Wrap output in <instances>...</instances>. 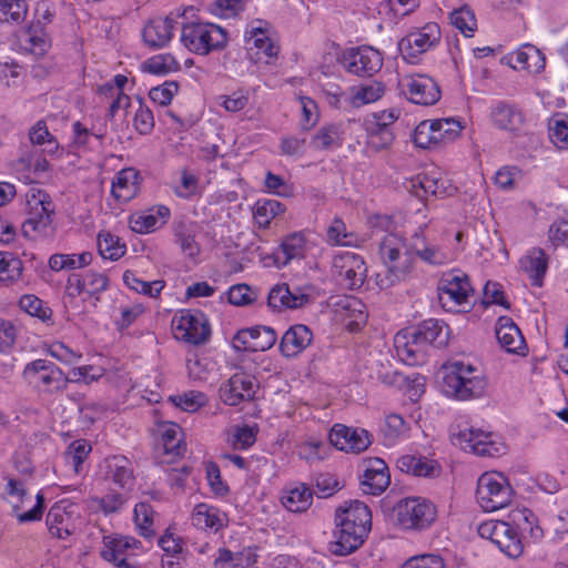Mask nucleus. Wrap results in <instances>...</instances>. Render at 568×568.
<instances>
[{
  "label": "nucleus",
  "mask_w": 568,
  "mask_h": 568,
  "mask_svg": "<svg viewBox=\"0 0 568 568\" xmlns=\"http://www.w3.org/2000/svg\"><path fill=\"white\" fill-rule=\"evenodd\" d=\"M199 178L189 169L181 171L180 183L173 187L174 194L181 199H191L199 193Z\"/></svg>",
  "instance_id": "60"
},
{
  "label": "nucleus",
  "mask_w": 568,
  "mask_h": 568,
  "mask_svg": "<svg viewBox=\"0 0 568 568\" xmlns=\"http://www.w3.org/2000/svg\"><path fill=\"white\" fill-rule=\"evenodd\" d=\"M331 272L342 287L356 290L365 282L367 266L359 254L348 251L338 252L333 255Z\"/></svg>",
  "instance_id": "12"
},
{
  "label": "nucleus",
  "mask_w": 568,
  "mask_h": 568,
  "mask_svg": "<svg viewBox=\"0 0 568 568\" xmlns=\"http://www.w3.org/2000/svg\"><path fill=\"white\" fill-rule=\"evenodd\" d=\"M144 69L153 74H166L179 69L178 61L170 54H159L144 63Z\"/></svg>",
  "instance_id": "63"
},
{
  "label": "nucleus",
  "mask_w": 568,
  "mask_h": 568,
  "mask_svg": "<svg viewBox=\"0 0 568 568\" xmlns=\"http://www.w3.org/2000/svg\"><path fill=\"white\" fill-rule=\"evenodd\" d=\"M123 282L130 290L150 297L159 296L165 286L164 281L158 280L146 282L136 277V275L131 271L124 272Z\"/></svg>",
  "instance_id": "46"
},
{
  "label": "nucleus",
  "mask_w": 568,
  "mask_h": 568,
  "mask_svg": "<svg viewBox=\"0 0 568 568\" xmlns=\"http://www.w3.org/2000/svg\"><path fill=\"white\" fill-rule=\"evenodd\" d=\"M154 510L149 503L141 501L134 507V521L141 536L146 539L154 537L153 529Z\"/></svg>",
  "instance_id": "50"
},
{
  "label": "nucleus",
  "mask_w": 568,
  "mask_h": 568,
  "mask_svg": "<svg viewBox=\"0 0 568 568\" xmlns=\"http://www.w3.org/2000/svg\"><path fill=\"white\" fill-rule=\"evenodd\" d=\"M22 261L12 253L0 252V281L13 283L22 274Z\"/></svg>",
  "instance_id": "53"
},
{
  "label": "nucleus",
  "mask_w": 568,
  "mask_h": 568,
  "mask_svg": "<svg viewBox=\"0 0 568 568\" xmlns=\"http://www.w3.org/2000/svg\"><path fill=\"white\" fill-rule=\"evenodd\" d=\"M26 49L37 57H42L51 47L48 34L40 26L31 27L26 33Z\"/></svg>",
  "instance_id": "54"
},
{
  "label": "nucleus",
  "mask_w": 568,
  "mask_h": 568,
  "mask_svg": "<svg viewBox=\"0 0 568 568\" xmlns=\"http://www.w3.org/2000/svg\"><path fill=\"white\" fill-rule=\"evenodd\" d=\"M393 511L397 524L404 529H426L436 518L435 506L420 497L399 500Z\"/></svg>",
  "instance_id": "9"
},
{
  "label": "nucleus",
  "mask_w": 568,
  "mask_h": 568,
  "mask_svg": "<svg viewBox=\"0 0 568 568\" xmlns=\"http://www.w3.org/2000/svg\"><path fill=\"white\" fill-rule=\"evenodd\" d=\"M199 226L191 221L181 220L174 223L175 242L179 244L182 253L195 258L200 254V244L196 242Z\"/></svg>",
  "instance_id": "35"
},
{
  "label": "nucleus",
  "mask_w": 568,
  "mask_h": 568,
  "mask_svg": "<svg viewBox=\"0 0 568 568\" xmlns=\"http://www.w3.org/2000/svg\"><path fill=\"white\" fill-rule=\"evenodd\" d=\"M246 49L256 62L270 63L280 51L278 44L271 38L268 24L264 21L252 22L244 34Z\"/></svg>",
  "instance_id": "16"
},
{
  "label": "nucleus",
  "mask_w": 568,
  "mask_h": 568,
  "mask_svg": "<svg viewBox=\"0 0 568 568\" xmlns=\"http://www.w3.org/2000/svg\"><path fill=\"white\" fill-rule=\"evenodd\" d=\"M312 341L313 332L304 324H295L283 334L280 351L285 357H295L304 352Z\"/></svg>",
  "instance_id": "30"
},
{
  "label": "nucleus",
  "mask_w": 568,
  "mask_h": 568,
  "mask_svg": "<svg viewBox=\"0 0 568 568\" xmlns=\"http://www.w3.org/2000/svg\"><path fill=\"white\" fill-rule=\"evenodd\" d=\"M73 508L72 505L65 506L64 501L57 503L50 508L47 525L52 536L64 539L74 532Z\"/></svg>",
  "instance_id": "29"
},
{
  "label": "nucleus",
  "mask_w": 568,
  "mask_h": 568,
  "mask_svg": "<svg viewBox=\"0 0 568 568\" xmlns=\"http://www.w3.org/2000/svg\"><path fill=\"white\" fill-rule=\"evenodd\" d=\"M141 547V541L130 536L104 537L101 557L116 568H136L129 557Z\"/></svg>",
  "instance_id": "22"
},
{
  "label": "nucleus",
  "mask_w": 568,
  "mask_h": 568,
  "mask_svg": "<svg viewBox=\"0 0 568 568\" xmlns=\"http://www.w3.org/2000/svg\"><path fill=\"white\" fill-rule=\"evenodd\" d=\"M22 378L47 394L63 392L70 383L69 377L58 365L42 358L28 363L22 371Z\"/></svg>",
  "instance_id": "6"
},
{
  "label": "nucleus",
  "mask_w": 568,
  "mask_h": 568,
  "mask_svg": "<svg viewBox=\"0 0 568 568\" xmlns=\"http://www.w3.org/2000/svg\"><path fill=\"white\" fill-rule=\"evenodd\" d=\"M439 41V26L435 22H429L400 39L398 50L406 62L414 64L423 53L437 45Z\"/></svg>",
  "instance_id": "14"
},
{
  "label": "nucleus",
  "mask_w": 568,
  "mask_h": 568,
  "mask_svg": "<svg viewBox=\"0 0 568 568\" xmlns=\"http://www.w3.org/2000/svg\"><path fill=\"white\" fill-rule=\"evenodd\" d=\"M514 490L500 473H485L477 483L476 497L485 511H495L508 506Z\"/></svg>",
  "instance_id": "8"
},
{
  "label": "nucleus",
  "mask_w": 568,
  "mask_h": 568,
  "mask_svg": "<svg viewBox=\"0 0 568 568\" xmlns=\"http://www.w3.org/2000/svg\"><path fill=\"white\" fill-rule=\"evenodd\" d=\"M490 119L498 129L507 131H518L525 122L521 110L506 102H498L491 108Z\"/></svg>",
  "instance_id": "34"
},
{
  "label": "nucleus",
  "mask_w": 568,
  "mask_h": 568,
  "mask_svg": "<svg viewBox=\"0 0 568 568\" xmlns=\"http://www.w3.org/2000/svg\"><path fill=\"white\" fill-rule=\"evenodd\" d=\"M276 332L268 326L240 329L233 337V347L239 352H264L276 342Z\"/></svg>",
  "instance_id": "20"
},
{
  "label": "nucleus",
  "mask_w": 568,
  "mask_h": 568,
  "mask_svg": "<svg viewBox=\"0 0 568 568\" xmlns=\"http://www.w3.org/2000/svg\"><path fill=\"white\" fill-rule=\"evenodd\" d=\"M478 535L489 539L501 552L511 559L519 558L524 552V541L518 531L511 528L505 519L487 520L478 526Z\"/></svg>",
  "instance_id": "11"
},
{
  "label": "nucleus",
  "mask_w": 568,
  "mask_h": 568,
  "mask_svg": "<svg viewBox=\"0 0 568 568\" xmlns=\"http://www.w3.org/2000/svg\"><path fill=\"white\" fill-rule=\"evenodd\" d=\"M104 476L124 491H130L135 483L132 463L122 455L104 459Z\"/></svg>",
  "instance_id": "27"
},
{
  "label": "nucleus",
  "mask_w": 568,
  "mask_h": 568,
  "mask_svg": "<svg viewBox=\"0 0 568 568\" xmlns=\"http://www.w3.org/2000/svg\"><path fill=\"white\" fill-rule=\"evenodd\" d=\"M29 217L22 225L23 233L31 236V233L45 235L51 225V216L54 212V204L49 194L38 190L28 199Z\"/></svg>",
  "instance_id": "17"
},
{
  "label": "nucleus",
  "mask_w": 568,
  "mask_h": 568,
  "mask_svg": "<svg viewBox=\"0 0 568 568\" xmlns=\"http://www.w3.org/2000/svg\"><path fill=\"white\" fill-rule=\"evenodd\" d=\"M400 568H445V562L438 555L424 554L407 559Z\"/></svg>",
  "instance_id": "64"
},
{
  "label": "nucleus",
  "mask_w": 568,
  "mask_h": 568,
  "mask_svg": "<svg viewBox=\"0 0 568 568\" xmlns=\"http://www.w3.org/2000/svg\"><path fill=\"white\" fill-rule=\"evenodd\" d=\"M311 302L310 288L301 286L291 287L286 283L274 285L267 295L268 306L277 311L301 308Z\"/></svg>",
  "instance_id": "21"
},
{
  "label": "nucleus",
  "mask_w": 568,
  "mask_h": 568,
  "mask_svg": "<svg viewBox=\"0 0 568 568\" xmlns=\"http://www.w3.org/2000/svg\"><path fill=\"white\" fill-rule=\"evenodd\" d=\"M172 400L184 412L194 413L207 403V396L202 392L191 390L172 397Z\"/></svg>",
  "instance_id": "62"
},
{
  "label": "nucleus",
  "mask_w": 568,
  "mask_h": 568,
  "mask_svg": "<svg viewBox=\"0 0 568 568\" xmlns=\"http://www.w3.org/2000/svg\"><path fill=\"white\" fill-rule=\"evenodd\" d=\"M412 191L417 196H448L452 195L456 187H454L446 179L438 175L436 172L418 174L412 180Z\"/></svg>",
  "instance_id": "31"
},
{
  "label": "nucleus",
  "mask_w": 568,
  "mask_h": 568,
  "mask_svg": "<svg viewBox=\"0 0 568 568\" xmlns=\"http://www.w3.org/2000/svg\"><path fill=\"white\" fill-rule=\"evenodd\" d=\"M325 242L331 246H357L359 237L348 231L345 222L336 216L326 229Z\"/></svg>",
  "instance_id": "38"
},
{
  "label": "nucleus",
  "mask_w": 568,
  "mask_h": 568,
  "mask_svg": "<svg viewBox=\"0 0 568 568\" xmlns=\"http://www.w3.org/2000/svg\"><path fill=\"white\" fill-rule=\"evenodd\" d=\"M433 121H422L414 130L413 140L416 146L429 149L439 144Z\"/></svg>",
  "instance_id": "58"
},
{
  "label": "nucleus",
  "mask_w": 568,
  "mask_h": 568,
  "mask_svg": "<svg viewBox=\"0 0 568 568\" xmlns=\"http://www.w3.org/2000/svg\"><path fill=\"white\" fill-rule=\"evenodd\" d=\"M27 11V0H0V21L19 22L24 19Z\"/></svg>",
  "instance_id": "61"
},
{
  "label": "nucleus",
  "mask_w": 568,
  "mask_h": 568,
  "mask_svg": "<svg viewBox=\"0 0 568 568\" xmlns=\"http://www.w3.org/2000/svg\"><path fill=\"white\" fill-rule=\"evenodd\" d=\"M450 23L466 38L473 37L477 29L475 13L468 6H463L458 9H455L450 13Z\"/></svg>",
  "instance_id": "49"
},
{
  "label": "nucleus",
  "mask_w": 568,
  "mask_h": 568,
  "mask_svg": "<svg viewBox=\"0 0 568 568\" xmlns=\"http://www.w3.org/2000/svg\"><path fill=\"white\" fill-rule=\"evenodd\" d=\"M342 135L343 132L339 124H327L316 131L310 145L317 151L339 148L343 143Z\"/></svg>",
  "instance_id": "42"
},
{
  "label": "nucleus",
  "mask_w": 568,
  "mask_h": 568,
  "mask_svg": "<svg viewBox=\"0 0 568 568\" xmlns=\"http://www.w3.org/2000/svg\"><path fill=\"white\" fill-rule=\"evenodd\" d=\"M29 139L33 145L43 146V152L54 154L59 150V143L49 132L44 121H38L29 131Z\"/></svg>",
  "instance_id": "47"
},
{
  "label": "nucleus",
  "mask_w": 568,
  "mask_h": 568,
  "mask_svg": "<svg viewBox=\"0 0 568 568\" xmlns=\"http://www.w3.org/2000/svg\"><path fill=\"white\" fill-rule=\"evenodd\" d=\"M139 191L140 174L133 168L121 170L112 181L111 193L121 203H126L134 199Z\"/></svg>",
  "instance_id": "32"
},
{
  "label": "nucleus",
  "mask_w": 568,
  "mask_h": 568,
  "mask_svg": "<svg viewBox=\"0 0 568 568\" xmlns=\"http://www.w3.org/2000/svg\"><path fill=\"white\" fill-rule=\"evenodd\" d=\"M314 491L305 484L287 489L282 496L283 506L292 513L306 511L313 501Z\"/></svg>",
  "instance_id": "39"
},
{
  "label": "nucleus",
  "mask_w": 568,
  "mask_h": 568,
  "mask_svg": "<svg viewBox=\"0 0 568 568\" xmlns=\"http://www.w3.org/2000/svg\"><path fill=\"white\" fill-rule=\"evenodd\" d=\"M362 485L364 491L371 495L382 494L390 483V476L386 463L378 457L367 458Z\"/></svg>",
  "instance_id": "28"
},
{
  "label": "nucleus",
  "mask_w": 568,
  "mask_h": 568,
  "mask_svg": "<svg viewBox=\"0 0 568 568\" xmlns=\"http://www.w3.org/2000/svg\"><path fill=\"white\" fill-rule=\"evenodd\" d=\"M385 88L381 82L374 81L352 89L351 105L359 108L364 104L373 103L381 99Z\"/></svg>",
  "instance_id": "44"
},
{
  "label": "nucleus",
  "mask_w": 568,
  "mask_h": 568,
  "mask_svg": "<svg viewBox=\"0 0 568 568\" xmlns=\"http://www.w3.org/2000/svg\"><path fill=\"white\" fill-rule=\"evenodd\" d=\"M452 443L465 452L478 456L497 457L505 452V446L493 433L458 425L452 430Z\"/></svg>",
  "instance_id": "7"
},
{
  "label": "nucleus",
  "mask_w": 568,
  "mask_h": 568,
  "mask_svg": "<svg viewBox=\"0 0 568 568\" xmlns=\"http://www.w3.org/2000/svg\"><path fill=\"white\" fill-rule=\"evenodd\" d=\"M329 442L339 450L359 454L371 446L373 437L364 428L335 424L329 433Z\"/></svg>",
  "instance_id": "19"
},
{
  "label": "nucleus",
  "mask_w": 568,
  "mask_h": 568,
  "mask_svg": "<svg viewBox=\"0 0 568 568\" xmlns=\"http://www.w3.org/2000/svg\"><path fill=\"white\" fill-rule=\"evenodd\" d=\"M378 251L385 271L376 274V285L387 290L405 282L414 267L412 245L407 247L402 236L389 233L383 236Z\"/></svg>",
  "instance_id": "3"
},
{
  "label": "nucleus",
  "mask_w": 568,
  "mask_h": 568,
  "mask_svg": "<svg viewBox=\"0 0 568 568\" xmlns=\"http://www.w3.org/2000/svg\"><path fill=\"white\" fill-rule=\"evenodd\" d=\"M394 139L392 129H383L371 123L367 125L366 146L368 150L374 152L386 150L393 144Z\"/></svg>",
  "instance_id": "51"
},
{
  "label": "nucleus",
  "mask_w": 568,
  "mask_h": 568,
  "mask_svg": "<svg viewBox=\"0 0 568 568\" xmlns=\"http://www.w3.org/2000/svg\"><path fill=\"white\" fill-rule=\"evenodd\" d=\"M449 327L439 320L429 318L416 327L398 332L394 337L397 356L407 365H417L424 361L427 346H446Z\"/></svg>",
  "instance_id": "2"
},
{
  "label": "nucleus",
  "mask_w": 568,
  "mask_h": 568,
  "mask_svg": "<svg viewBox=\"0 0 568 568\" xmlns=\"http://www.w3.org/2000/svg\"><path fill=\"white\" fill-rule=\"evenodd\" d=\"M397 468L406 474L414 476H428L433 470L430 463L413 455H405L397 459Z\"/></svg>",
  "instance_id": "55"
},
{
  "label": "nucleus",
  "mask_w": 568,
  "mask_h": 568,
  "mask_svg": "<svg viewBox=\"0 0 568 568\" xmlns=\"http://www.w3.org/2000/svg\"><path fill=\"white\" fill-rule=\"evenodd\" d=\"M335 540L329 542V551L336 556H347L358 549L372 527V514L367 505L349 500L335 511Z\"/></svg>",
  "instance_id": "1"
},
{
  "label": "nucleus",
  "mask_w": 568,
  "mask_h": 568,
  "mask_svg": "<svg viewBox=\"0 0 568 568\" xmlns=\"http://www.w3.org/2000/svg\"><path fill=\"white\" fill-rule=\"evenodd\" d=\"M446 392L460 400L480 397L487 387L483 371L471 364L456 361L445 367Z\"/></svg>",
  "instance_id": "4"
},
{
  "label": "nucleus",
  "mask_w": 568,
  "mask_h": 568,
  "mask_svg": "<svg viewBox=\"0 0 568 568\" xmlns=\"http://www.w3.org/2000/svg\"><path fill=\"white\" fill-rule=\"evenodd\" d=\"M346 70L358 77H372L383 65L381 53L371 48L363 47L349 50L343 59Z\"/></svg>",
  "instance_id": "23"
},
{
  "label": "nucleus",
  "mask_w": 568,
  "mask_h": 568,
  "mask_svg": "<svg viewBox=\"0 0 568 568\" xmlns=\"http://www.w3.org/2000/svg\"><path fill=\"white\" fill-rule=\"evenodd\" d=\"M159 433L161 436L163 455L170 456L173 459L185 453L186 446L182 438V429L178 424L163 423L159 427Z\"/></svg>",
  "instance_id": "36"
},
{
  "label": "nucleus",
  "mask_w": 568,
  "mask_h": 568,
  "mask_svg": "<svg viewBox=\"0 0 568 568\" xmlns=\"http://www.w3.org/2000/svg\"><path fill=\"white\" fill-rule=\"evenodd\" d=\"M255 378L245 373H235L220 387V397L224 404L236 406L255 395Z\"/></svg>",
  "instance_id": "25"
},
{
  "label": "nucleus",
  "mask_w": 568,
  "mask_h": 568,
  "mask_svg": "<svg viewBox=\"0 0 568 568\" xmlns=\"http://www.w3.org/2000/svg\"><path fill=\"white\" fill-rule=\"evenodd\" d=\"M98 250L104 260L116 261L125 254L126 247L119 236L102 231L98 235Z\"/></svg>",
  "instance_id": "45"
},
{
  "label": "nucleus",
  "mask_w": 568,
  "mask_h": 568,
  "mask_svg": "<svg viewBox=\"0 0 568 568\" xmlns=\"http://www.w3.org/2000/svg\"><path fill=\"white\" fill-rule=\"evenodd\" d=\"M413 257L418 256L430 265H442L446 262V254L435 245L426 243L425 239L416 233L412 239Z\"/></svg>",
  "instance_id": "43"
},
{
  "label": "nucleus",
  "mask_w": 568,
  "mask_h": 568,
  "mask_svg": "<svg viewBox=\"0 0 568 568\" xmlns=\"http://www.w3.org/2000/svg\"><path fill=\"white\" fill-rule=\"evenodd\" d=\"M520 266L532 280V284L540 286L541 280L547 271L545 252L540 248H532L520 260Z\"/></svg>",
  "instance_id": "41"
},
{
  "label": "nucleus",
  "mask_w": 568,
  "mask_h": 568,
  "mask_svg": "<svg viewBox=\"0 0 568 568\" xmlns=\"http://www.w3.org/2000/svg\"><path fill=\"white\" fill-rule=\"evenodd\" d=\"M20 307L29 315L40 318L42 322H49L52 311L42 300L34 295H24L20 298Z\"/></svg>",
  "instance_id": "59"
},
{
  "label": "nucleus",
  "mask_w": 568,
  "mask_h": 568,
  "mask_svg": "<svg viewBox=\"0 0 568 568\" xmlns=\"http://www.w3.org/2000/svg\"><path fill=\"white\" fill-rule=\"evenodd\" d=\"M109 287V278L102 273L89 271L84 274H71L65 284V292L71 297L85 295L84 300L93 298L94 304L100 294Z\"/></svg>",
  "instance_id": "18"
},
{
  "label": "nucleus",
  "mask_w": 568,
  "mask_h": 568,
  "mask_svg": "<svg viewBox=\"0 0 568 568\" xmlns=\"http://www.w3.org/2000/svg\"><path fill=\"white\" fill-rule=\"evenodd\" d=\"M437 292L442 306L454 312L456 307L468 304L473 287L467 274L460 271H452L440 277Z\"/></svg>",
  "instance_id": "13"
},
{
  "label": "nucleus",
  "mask_w": 568,
  "mask_h": 568,
  "mask_svg": "<svg viewBox=\"0 0 568 568\" xmlns=\"http://www.w3.org/2000/svg\"><path fill=\"white\" fill-rule=\"evenodd\" d=\"M398 85L406 99L415 104L434 105L442 97L438 83L427 74L413 73L403 75Z\"/></svg>",
  "instance_id": "15"
},
{
  "label": "nucleus",
  "mask_w": 568,
  "mask_h": 568,
  "mask_svg": "<svg viewBox=\"0 0 568 568\" xmlns=\"http://www.w3.org/2000/svg\"><path fill=\"white\" fill-rule=\"evenodd\" d=\"M283 211V204L276 200L258 201L254 207V219L261 226H267Z\"/></svg>",
  "instance_id": "56"
},
{
  "label": "nucleus",
  "mask_w": 568,
  "mask_h": 568,
  "mask_svg": "<svg viewBox=\"0 0 568 568\" xmlns=\"http://www.w3.org/2000/svg\"><path fill=\"white\" fill-rule=\"evenodd\" d=\"M182 14L171 12L165 18L151 19L143 28L144 43L152 49L165 47L172 39Z\"/></svg>",
  "instance_id": "24"
},
{
  "label": "nucleus",
  "mask_w": 568,
  "mask_h": 568,
  "mask_svg": "<svg viewBox=\"0 0 568 568\" xmlns=\"http://www.w3.org/2000/svg\"><path fill=\"white\" fill-rule=\"evenodd\" d=\"M91 452L90 444L84 439L74 440L70 444L64 457L67 463L72 465L75 474H79L82 469V464Z\"/></svg>",
  "instance_id": "57"
},
{
  "label": "nucleus",
  "mask_w": 568,
  "mask_h": 568,
  "mask_svg": "<svg viewBox=\"0 0 568 568\" xmlns=\"http://www.w3.org/2000/svg\"><path fill=\"white\" fill-rule=\"evenodd\" d=\"M549 138L558 150H568V115L558 114L549 121Z\"/></svg>",
  "instance_id": "52"
},
{
  "label": "nucleus",
  "mask_w": 568,
  "mask_h": 568,
  "mask_svg": "<svg viewBox=\"0 0 568 568\" xmlns=\"http://www.w3.org/2000/svg\"><path fill=\"white\" fill-rule=\"evenodd\" d=\"M407 432L408 425L404 418L398 414H389L382 428L384 444L393 446L399 438L406 436Z\"/></svg>",
  "instance_id": "48"
},
{
  "label": "nucleus",
  "mask_w": 568,
  "mask_h": 568,
  "mask_svg": "<svg viewBox=\"0 0 568 568\" xmlns=\"http://www.w3.org/2000/svg\"><path fill=\"white\" fill-rule=\"evenodd\" d=\"M225 515L216 507L207 504H199L192 513V525L202 530L217 531L224 526Z\"/></svg>",
  "instance_id": "37"
},
{
  "label": "nucleus",
  "mask_w": 568,
  "mask_h": 568,
  "mask_svg": "<svg viewBox=\"0 0 568 568\" xmlns=\"http://www.w3.org/2000/svg\"><path fill=\"white\" fill-rule=\"evenodd\" d=\"M227 31L212 22L193 21L183 23L181 42L190 52L207 55L221 51L227 45Z\"/></svg>",
  "instance_id": "5"
},
{
  "label": "nucleus",
  "mask_w": 568,
  "mask_h": 568,
  "mask_svg": "<svg viewBox=\"0 0 568 568\" xmlns=\"http://www.w3.org/2000/svg\"><path fill=\"white\" fill-rule=\"evenodd\" d=\"M93 261L91 252H82L79 254L57 253L49 258V266L54 272L74 271L89 266Z\"/></svg>",
  "instance_id": "40"
},
{
  "label": "nucleus",
  "mask_w": 568,
  "mask_h": 568,
  "mask_svg": "<svg viewBox=\"0 0 568 568\" xmlns=\"http://www.w3.org/2000/svg\"><path fill=\"white\" fill-rule=\"evenodd\" d=\"M172 331L178 341L195 346L205 344L211 336L209 320L201 311L180 312L173 317Z\"/></svg>",
  "instance_id": "10"
},
{
  "label": "nucleus",
  "mask_w": 568,
  "mask_h": 568,
  "mask_svg": "<svg viewBox=\"0 0 568 568\" xmlns=\"http://www.w3.org/2000/svg\"><path fill=\"white\" fill-rule=\"evenodd\" d=\"M496 337L500 346L508 353L519 354L526 345L520 329L508 316H500L498 318Z\"/></svg>",
  "instance_id": "33"
},
{
  "label": "nucleus",
  "mask_w": 568,
  "mask_h": 568,
  "mask_svg": "<svg viewBox=\"0 0 568 568\" xmlns=\"http://www.w3.org/2000/svg\"><path fill=\"white\" fill-rule=\"evenodd\" d=\"M507 524L518 531L524 545L527 540L538 541L542 538L544 531L539 526L537 516L526 507L511 509L504 518Z\"/></svg>",
  "instance_id": "26"
}]
</instances>
